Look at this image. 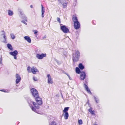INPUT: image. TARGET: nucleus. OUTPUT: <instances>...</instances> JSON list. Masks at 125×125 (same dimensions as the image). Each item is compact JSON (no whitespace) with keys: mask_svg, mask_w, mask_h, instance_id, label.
Here are the masks:
<instances>
[{"mask_svg":"<svg viewBox=\"0 0 125 125\" xmlns=\"http://www.w3.org/2000/svg\"><path fill=\"white\" fill-rule=\"evenodd\" d=\"M31 92L36 103L39 105L42 104V99L39 97L37 90L34 88H32L31 89Z\"/></svg>","mask_w":125,"mask_h":125,"instance_id":"obj_1","label":"nucleus"},{"mask_svg":"<svg viewBox=\"0 0 125 125\" xmlns=\"http://www.w3.org/2000/svg\"><path fill=\"white\" fill-rule=\"evenodd\" d=\"M28 102L32 110L36 113L39 114L36 109H39L40 108V106L41 105H39L36 102L35 103L32 102L30 100H28Z\"/></svg>","mask_w":125,"mask_h":125,"instance_id":"obj_2","label":"nucleus"},{"mask_svg":"<svg viewBox=\"0 0 125 125\" xmlns=\"http://www.w3.org/2000/svg\"><path fill=\"white\" fill-rule=\"evenodd\" d=\"M73 20L74 22V26L75 29L76 30L79 29L80 27V25L78 21L77 17L74 16H73Z\"/></svg>","mask_w":125,"mask_h":125,"instance_id":"obj_3","label":"nucleus"},{"mask_svg":"<svg viewBox=\"0 0 125 125\" xmlns=\"http://www.w3.org/2000/svg\"><path fill=\"white\" fill-rule=\"evenodd\" d=\"M73 60L74 62H76L79 59L80 53L78 51H76L75 53L73 54Z\"/></svg>","mask_w":125,"mask_h":125,"instance_id":"obj_4","label":"nucleus"},{"mask_svg":"<svg viewBox=\"0 0 125 125\" xmlns=\"http://www.w3.org/2000/svg\"><path fill=\"white\" fill-rule=\"evenodd\" d=\"M60 27L61 30L64 33H66L69 32V29L66 28V26L64 25L61 24Z\"/></svg>","mask_w":125,"mask_h":125,"instance_id":"obj_5","label":"nucleus"},{"mask_svg":"<svg viewBox=\"0 0 125 125\" xmlns=\"http://www.w3.org/2000/svg\"><path fill=\"white\" fill-rule=\"evenodd\" d=\"M9 54L14 57V58L15 59H17L16 56L18 55V52L16 50H15L13 52H11L9 53Z\"/></svg>","mask_w":125,"mask_h":125,"instance_id":"obj_6","label":"nucleus"},{"mask_svg":"<svg viewBox=\"0 0 125 125\" xmlns=\"http://www.w3.org/2000/svg\"><path fill=\"white\" fill-rule=\"evenodd\" d=\"M46 56V53H42L41 54H36V57L38 59H42L44 57Z\"/></svg>","mask_w":125,"mask_h":125,"instance_id":"obj_7","label":"nucleus"},{"mask_svg":"<svg viewBox=\"0 0 125 125\" xmlns=\"http://www.w3.org/2000/svg\"><path fill=\"white\" fill-rule=\"evenodd\" d=\"M86 74L83 71L81 72L80 73V78L81 80H84L85 78Z\"/></svg>","mask_w":125,"mask_h":125,"instance_id":"obj_8","label":"nucleus"},{"mask_svg":"<svg viewBox=\"0 0 125 125\" xmlns=\"http://www.w3.org/2000/svg\"><path fill=\"white\" fill-rule=\"evenodd\" d=\"M47 77L48 78V83L52 84L53 83L52 79L51 77V76L50 74H48L47 75Z\"/></svg>","mask_w":125,"mask_h":125,"instance_id":"obj_9","label":"nucleus"},{"mask_svg":"<svg viewBox=\"0 0 125 125\" xmlns=\"http://www.w3.org/2000/svg\"><path fill=\"white\" fill-rule=\"evenodd\" d=\"M16 84L18 83L21 81V78L20 75L18 74H16Z\"/></svg>","mask_w":125,"mask_h":125,"instance_id":"obj_10","label":"nucleus"},{"mask_svg":"<svg viewBox=\"0 0 125 125\" xmlns=\"http://www.w3.org/2000/svg\"><path fill=\"white\" fill-rule=\"evenodd\" d=\"M84 86L85 88V90L89 94H91L92 93L89 88L87 86V85L85 83H84Z\"/></svg>","mask_w":125,"mask_h":125,"instance_id":"obj_11","label":"nucleus"},{"mask_svg":"<svg viewBox=\"0 0 125 125\" xmlns=\"http://www.w3.org/2000/svg\"><path fill=\"white\" fill-rule=\"evenodd\" d=\"M31 72L33 74H36V72H38L39 71L36 67H33L31 68Z\"/></svg>","mask_w":125,"mask_h":125,"instance_id":"obj_12","label":"nucleus"},{"mask_svg":"<svg viewBox=\"0 0 125 125\" xmlns=\"http://www.w3.org/2000/svg\"><path fill=\"white\" fill-rule=\"evenodd\" d=\"M24 38L25 40H26L28 42L30 43L31 42V39L28 36H26L24 37Z\"/></svg>","mask_w":125,"mask_h":125,"instance_id":"obj_13","label":"nucleus"},{"mask_svg":"<svg viewBox=\"0 0 125 125\" xmlns=\"http://www.w3.org/2000/svg\"><path fill=\"white\" fill-rule=\"evenodd\" d=\"M45 12L44 9L42 5V18L44 16V13Z\"/></svg>","mask_w":125,"mask_h":125,"instance_id":"obj_14","label":"nucleus"},{"mask_svg":"<svg viewBox=\"0 0 125 125\" xmlns=\"http://www.w3.org/2000/svg\"><path fill=\"white\" fill-rule=\"evenodd\" d=\"M7 46L8 48L11 51H13V48L10 44V43H8L7 44Z\"/></svg>","mask_w":125,"mask_h":125,"instance_id":"obj_15","label":"nucleus"},{"mask_svg":"<svg viewBox=\"0 0 125 125\" xmlns=\"http://www.w3.org/2000/svg\"><path fill=\"white\" fill-rule=\"evenodd\" d=\"M78 67L81 70H83L84 68V66L83 65L82 63H79V64Z\"/></svg>","mask_w":125,"mask_h":125,"instance_id":"obj_16","label":"nucleus"},{"mask_svg":"<svg viewBox=\"0 0 125 125\" xmlns=\"http://www.w3.org/2000/svg\"><path fill=\"white\" fill-rule=\"evenodd\" d=\"M92 108L91 107L90 109H88V111L90 112L92 115H95V114L94 112V110H92Z\"/></svg>","mask_w":125,"mask_h":125,"instance_id":"obj_17","label":"nucleus"},{"mask_svg":"<svg viewBox=\"0 0 125 125\" xmlns=\"http://www.w3.org/2000/svg\"><path fill=\"white\" fill-rule=\"evenodd\" d=\"M8 15L10 16H12L13 14V11L10 10H9L8 11Z\"/></svg>","mask_w":125,"mask_h":125,"instance_id":"obj_18","label":"nucleus"},{"mask_svg":"<svg viewBox=\"0 0 125 125\" xmlns=\"http://www.w3.org/2000/svg\"><path fill=\"white\" fill-rule=\"evenodd\" d=\"M75 71L76 73L78 74H79L81 73L80 69L78 67H76L75 68Z\"/></svg>","mask_w":125,"mask_h":125,"instance_id":"obj_19","label":"nucleus"},{"mask_svg":"<svg viewBox=\"0 0 125 125\" xmlns=\"http://www.w3.org/2000/svg\"><path fill=\"white\" fill-rule=\"evenodd\" d=\"M24 21H22L21 22L25 24V25H27V23L26 22H27V18L25 16H24Z\"/></svg>","mask_w":125,"mask_h":125,"instance_id":"obj_20","label":"nucleus"},{"mask_svg":"<svg viewBox=\"0 0 125 125\" xmlns=\"http://www.w3.org/2000/svg\"><path fill=\"white\" fill-rule=\"evenodd\" d=\"M64 113V118L65 119H67L69 117V114L68 112Z\"/></svg>","mask_w":125,"mask_h":125,"instance_id":"obj_21","label":"nucleus"},{"mask_svg":"<svg viewBox=\"0 0 125 125\" xmlns=\"http://www.w3.org/2000/svg\"><path fill=\"white\" fill-rule=\"evenodd\" d=\"M3 38L4 40L2 42L4 43H7V39L6 36V35H4V36H3Z\"/></svg>","mask_w":125,"mask_h":125,"instance_id":"obj_22","label":"nucleus"},{"mask_svg":"<svg viewBox=\"0 0 125 125\" xmlns=\"http://www.w3.org/2000/svg\"><path fill=\"white\" fill-rule=\"evenodd\" d=\"M10 36H11V38L13 40L15 38V36L13 33H10Z\"/></svg>","mask_w":125,"mask_h":125,"instance_id":"obj_23","label":"nucleus"},{"mask_svg":"<svg viewBox=\"0 0 125 125\" xmlns=\"http://www.w3.org/2000/svg\"><path fill=\"white\" fill-rule=\"evenodd\" d=\"M69 107H65L63 110V112L64 113H67V111L68 110Z\"/></svg>","mask_w":125,"mask_h":125,"instance_id":"obj_24","label":"nucleus"},{"mask_svg":"<svg viewBox=\"0 0 125 125\" xmlns=\"http://www.w3.org/2000/svg\"><path fill=\"white\" fill-rule=\"evenodd\" d=\"M95 101L97 103H99V100L98 97L94 96V97Z\"/></svg>","mask_w":125,"mask_h":125,"instance_id":"obj_25","label":"nucleus"},{"mask_svg":"<svg viewBox=\"0 0 125 125\" xmlns=\"http://www.w3.org/2000/svg\"><path fill=\"white\" fill-rule=\"evenodd\" d=\"M61 3L63 6L64 8H65L67 7V4L65 3H62L61 2Z\"/></svg>","mask_w":125,"mask_h":125,"instance_id":"obj_26","label":"nucleus"},{"mask_svg":"<svg viewBox=\"0 0 125 125\" xmlns=\"http://www.w3.org/2000/svg\"><path fill=\"white\" fill-rule=\"evenodd\" d=\"M50 125H57L56 123L54 121H53L50 123Z\"/></svg>","mask_w":125,"mask_h":125,"instance_id":"obj_27","label":"nucleus"},{"mask_svg":"<svg viewBox=\"0 0 125 125\" xmlns=\"http://www.w3.org/2000/svg\"><path fill=\"white\" fill-rule=\"evenodd\" d=\"M27 71L29 73L31 72V67L30 66H28L27 68Z\"/></svg>","mask_w":125,"mask_h":125,"instance_id":"obj_28","label":"nucleus"},{"mask_svg":"<svg viewBox=\"0 0 125 125\" xmlns=\"http://www.w3.org/2000/svg\"><path fill=\"white\" fill-rule=\"evenodd\" d=\"M78 122L79 124L80 125H81L83 124V122L82 120L81 119L79 120L78 121Z\"/></svg>","mask_w":125,"mask_h":125,"instance_id":"obj_29","label":"nucleus"},{"mask_svg":"<svg viewBox=\"0 0 125 125\" xmlns=\"http://www.w3.org/2000/svg\"><path fill=\"white\" fill-rule=\"evenodd\" d=\"M2 34H1V35H3V36H4V35H6V34L5 32L4 31H3L1 32Z\"/></svg>","mask_w":125,"mask_h":125,"instance_id":"obj_30","label":"nucleus"},{"mask_svg":"<svg viewBox=\"0 0 125 125\" xmlns=\"http://www.w3.org/2000/svg\"><path fill=\"white\" fill-rule=\"evenodd\" d=\"M2 60L1 56L0 57V64H1L2 63Z\"/></svg>","mask_w":125,"mask_h":125,"instance_id":"obj_31","label":"nucleus"},{"mask_svg":"<svg viewBox=\"0 0 125 125\" xmlns=\"http://www.w3.org/2000/svg\"><path fill=\"white\" fill-rule=\"evenodd\" d=\"M33 31L34 32V34H36L38 32V31L36 30H34Z\"/></svg>","mask_w":125,"mask_h":125,"instance_id":"obj_32","label":"nucleus"},{"mask_svg":"<svg viewBox=\"0 0 125 125\" xmlns=\"http://www.w3.org/2000/svg\"><path fill=\"white\" fill-rule=\"evenodd\" d=\"M57 21L59 22V23H61L60 19L59 18H58V17L57 18Z\"/></svg>","mask_w":125,"mask_h":125,"instance_id":"obj_33","label":"nucleus"},{"mask_svg":"<svg viewBox=\"0 0 125 125\" xmlns=\"http://www.w3.org/2000/svg\"><path fill=\"white\" fill-rule=\"evenodd\" d=\"M65 74H66L68 76V77H69V79L70 80H72V78L70 77V76L69 74H68L67 73H65Z\"/></svg>","mask_w":125,"mask_h":125,"instance_id":"obj_34","label":"nucleus"},{"mask_svg":"<svg viewBox=\"0 0 125 125\" xmlns=\"http://www.w3.org/2000/svg\"><path fill=\"white\" fill-rule=\"evenodd\" d=\"M33 79L34 81H36L37 80V77H33Z\"/></svg>","mask_w":125,"mask_h":125,"instance_id":"obj_35","label":"nucleus"},{"mask_svg":"<svg viewBox=\"0 0 125 125\" xmlns=\"http://www.w3.org/2000/svg\"><path fill=\"white\" fill-rule=\"evenodd\" d=\"M18 11L20 13L22 11V10L20 9H18Z\"/></svg>","mask_w":125,"mask_h":125,"instance_id":"obj_36","label":"nucleus"},{"mask_svg":"<svg viewBox=\"0 0 125 125\" xmlns=\"http://www.w3.org/2000/svg\"><path fill=\"white\" fill-rule=\"evenodd\" d=\"M20 13V14L21 15H23V12L22 11Z\"/></svg>","mask_w":125,"mask_h":125,"instance_id":"obj_37","label":"nucleus"},{"mask_svg":"<svg viewBox=\"0 0 125 125\" xmlns=\"http://www.w3.org/2000/svg\"><path fill=\"white\" fill-rule=\"evenodd\" d=\"M46 38V36H44L42 38L43 39H44Z\"/></svg>","mask_w":125,"mask_h":125,"instance_id":"obj_38","label":"nucleus"},{"mask_svg":"<svg viewBox=\"0 0 125 125\" xmlns=\"http://www.w3.org/2000/svg\"><path fill=\"white\" fill-rule=\"evenodd\" d=\"M30 7L31 8H33V6L32 5H31L30 6Z\"/></svg>","mask_w":125,"mask_h":125,"instance_id":"obj_39","label":"nucleus"},{"mask_svg":"<svg viewBox=\"0 0 125 125\" xmlns=\"http://www.w3.org/2000/svg\"><path fill=\"white\" fill-rule=\"evenodd\" d=\"M74 0V1L75 2H77V0Z\"/></svg>","mask_w":125,"mask_h":125,"instance_id":"obj_40","label":"nucleus"},{"mask_svg":"<svg viewBox=\"0 0 125 125\" xmlns=\"http://www.w3.org/2000/svg\"><path fill=\"white\" fill-rule=\"evenodd\" d=\"M0 91H3V92H5L4 91H3V90H1Z\"/></svg>","mask_w":125,"mask_h":125,"instance_id":"obj_41","label":"nucleus"},{"mask_svg":"<svg viewBox=\"0 0 125 125\" xmlns=\"http://www.w3.org/2000/svg\"><path fill=\"white\" fill-rule=\"evenodd\" d=\"M94 125H98L97 124H95Z\"/></svg>","mask_w":125,"mask_h":125,"instance_id":"obj_42","label":"nucleus"},{"mask_svg":"<svg viewBox=\"0 0 125 125\" xmlns=\"http://www.w3.org/2000/svg\"><path fill=\"white\" fill-rule=\"evenodd\" d=\"M89 102V100H88V102H87V104Z\"/></svg>","mask_w":125,"mask_h":125,"instance_id":"obj_43","label":"nucleus"}]
</instances>
